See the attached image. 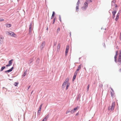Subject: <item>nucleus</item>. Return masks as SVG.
I'll return each mask as SVG.
<instances>
[{
    "label": "nucleus",
    "instance_id": "f257e3e1",
    "mask_svg": "<svg viewBox=\"0 0 121 121\" xmlns=\"http://www.w3.org/2000/svg\"><path fill=\"white\" fill-rule=\"evenodd\" d=\"M119 53L118 54V60H117L116 58L118 53V51H117L116 52V55L114 56L115 61L116 63H118V64L120 65L121 64V51H119Z\"/></svg>",
    "mask_w": 121,
    "mask_h": 121
},
{
    "label": "nucleus",
    "instance_id": "f03ea898",
    "mask_svg": "<svg viewBox=\"0 0 121 121\" xmlns=\"http://www.w3.org/2000/svg\"><path fill=\"white\" fill-rule=\"evenodd\" d=\"M115 102H112L111 106H110L108 107V110L111 111H113L114 110L115 107Z\"/></svg>",
    "mask_w": 121,
    "mask_h": 121
},
{
    "label": "nucleus",
    "instance_id": "7ed1b4c3",
    "mask_svg": "<svg viewBox=\"0 0 121 121\" xmlns=\"http://www.w3.org/2000/svg\"><path fill=\"white\" fill-rule=\"evenodd\" d=\"M88 4L87 2H85L83 6L82 7V9L83 10H86L88 7Z\"/></svg>",
    "mask_w": 121,
    "mask_h": 121
},
{
    "label": "nucleus",
    "instance_id": "20e7f679",
    "mask_svg": "<svg viewBox=\"0 0 121 121\" xmlns=\"http://www.w3.org/2000/svg\"><path fill=\"white\" fill-rule=\"evenodd\" d=\"M69 80L68 78H67L63 83L62 86H64V87L66 84H67L68 83H69Z\"/></svg>",
    "mask_w": 121,
    "mask_h": 121
},
{
    "label": "nucleus",
    "instance_id": "39448f33",
    "mask_svg": "<svg viewBox=\"0 0 121 121\" xmlns=\"http://www.w3.org/2000/svg\"><path fill=\"white\" fill-rule=\"evenodd\" d=\"M9 35L11 36L15 37L16 36V35L13 32H9Z\"/></svg>",
    "mask_w": 121,
    "mask_h": 121
},
{
    "label": "nucleus",
    "instance_id": "423d86ee",
    "mask_svg": "<svg viewBox=\"0 0 121 121\" xmlns=\"http://www.w3.org/2000/svg\"><path fill=\"white\" fill-rule=\"evenodd\" d=\"M69 48V46L67 45L66 46V50L65 51V54L66 56L67 54Z\"/></svg>",
    "mask_w": 121,
    "mask_h": 121
},
{
    "label": "nucleus",
    "instance_id": "0eeeda50",
    "mask_svg": "<svg viewBox=\"0 0 121 121\" xmlns=\"http://www.w3.org/2000/svg\"><path fill=\"white\" fill-rule=\"evenodd\" d=\"M13 59H12V60H10L9 61V64L6 65V66L7 67L8 66H10V65H12V64L13 63Z\"/></svg>",
    "mask_w": 121,
    "mask_h": 121
},
{
    "label": "nucleus",
    "instance_id": "6e6552de",
    "mask_svg": "<svg viewBox=\"0 0 121 121\" xmlns=\"http://www.w3.org/2000/svg\"><path fill=\"white\" fill-rule=\"evenodd\" d=\"M110 88L112 90V91L111 92V96L112 97L114 95V92L113 90L111 87H110Z\"/></svg>",
    "mask_w": 121,
    "mask_h": 121
},
{
    "label": "nucleus",
    "instance_id": "1a4fd4ad",
    "mask_svg": "<svg viewBox=\"0 0 121 121\" xmlns=\"http://www.w3.org/2000/svg\"><path fill=\"white\" fill-rule=\"evenodd\" d=\"M45 42L44 41L42 43L40 46V47L41 48H43L45 46Z\"/></svg>",
    "mask_w": 121,
    "mask_h": 121
},
{
    "label": "nucleus",
    "instance_id": "9d476101",
    "mask_svg": "<svg viewBox=\"0 0 121 121\" xmlns=\"http://www.w3.org/2000/svg\"><path fill=\"white\" fill-rule=\"evenodd\" d=\"M116 11L115 10L114 11H113L112 12V18H114L115 17V14L116 13Z\"/></svg>",
    "mask_w": 121,
    "mask_h": 121
},
{
    "label": "nucleus",
    "instance_id": "9b49d317",
    "mask_svg": "<svg viewBox=\"0 0 121 121\" xmlns=\"http://www.w3.org/2000/svg\"><path fill=\"white\" fill-rule=\"evenodd\" d=\"M120 14V13H118L115 19V20L116 21H117L118 20V19Z\"/></svg>",
    "mask_w": 121,
    "mask_h": 121
},
{
    "label": "nucleus",
    "instance_id": "f8f14e48",
    "mask_svg": "<svg viewBox=\"0 0 121 121\" xmlns=\"http://www.w3.org/2000/svg\"><path fill=\"white\" fill-rule=\"evenodd\" d=\"M60 43H58V44L57 47V50L58 51H59L60 50Z\"/></svg>",
    "mask_w": 121,
    "mask_h": 121
},
{
    "label": "nucleus",
    "instance_id": "ddd939ff",
    "mask_svg": "<svg viewBox=\"0 0 121 121\" xmlns=\"http://www.w3.org/2000/svg\"><path fill=\"white\" fill-rule=\"evenodd\" d=\"M48 117V116H46L43 119L42 121H46Z\"/></svg>",
    "mask_w": 121,
    "mask_h": 121
},
{
    "label": "nucleus",
    "instance_id": "4468645a",
    "mask_svg": "<svg viewBox=\"0 0 121 121\" xmlns=\"http://www.w3.org/2000/svg\"><path fill=\"white\" fill-rule=\"evenodd\" d=\"M13 67H12L11 69H9V70H7L6 71H5V72H9L13 70Z\"/></svg>",
    "mask_w": 121,
    "mask_h": 121
},
{
    "label": "nucleus",
    "instance_id": "2eb2a0df",
    "mask_svg": "<svg viewBox=\"0 0 121 121\" xmlns=\"http://www.w3.org/2000/svg\"><path fill=\"white\" fill-rule=\"evenodd\" d=\"M81 65H79L77 69V71H79L81 69Z\"/></svg>",
    "mask_w": 121,
    "mask_h": 121
},
{
    "label": "nucleus",
    "instance_id": "dca6fc26",
    "mask_svg": "<svg viewBox=\"0 0 121 121\" xmlns=\"http://www.w3.org/2000/svg\"><path fill=\"white\" fill-rule=\"evenodd\" d=\"M70 85V83H68L66 85V90H67L68 89V88L69 86Z\"/></svg>",
    "mask_w": 121,
    "mask_h": 121
},
{
    "label": "nucleus",
    "instance_id": "f3484780",
    "mask_svg": "<svg viewBox=\"0 0 121 121\" xmlns=\"http://www.w3.org/2000/svg\"><path fill=\"white\" fill-rule=\"evenodd\" d=\"M11 26V25L10 24H7L6 25V27H10Z\"/></svg>",
    "mask_w": 121,
    "mask_h": 121
},
{
    "label": "nucleus",
    "instance_id": "a211bd4d",
    "mask_svg": "<svg viewBox=\"0 0 121 121\" xmlns=\"http://www.w3.org/2000/svg\"><path fill=\"white\" fill-rule=\"evenodd\" d=\"M77 75H75L74 74V75L73 77V81H74V80H75V79L76 78V76Z\"/></svg>",
    "mask_w": 121,
    "mask_h": 121
},
{
    "label": "nucleus",
    "instance_id": "6ab92c4d",
    "mask_svg": "<svg viewBox=\"0 0 121 121\" xmlns=\"http://www.w3.org/2000/svg\"><path fill=\"white\" fill-rule=\"evenodd\" d=\"M3 36L0 35V40H3Z\"/></svg>",
    "mask_w": 121,
    "mask_h": 121
},
{
    "label": "nucleus",
    "instance_id": "aec40b11",
    "mask_svg": "<svg viewBox=\"0 0 121 121\" xmlns=\"http://www.w3.org/2000/svg\"><path fill=\"white\" fill-rule=\"evenodd\" d=\"M5 66H3L1 68L0 71H2L3 70L5 69Z\"/></svg>",
    "mask_w": 121,
    "mask_h": 121
},
{
    "label": "nucleus",
    "instance_id": "412c9836",
    "mask_svg": "<svg viewBox=\"0 0 121 121\" xmlns=\"http://www.w3.org/2000/svg\"><path fill=\"white\" fill-rule=\"evenodd\" d=\"M41 109H39V110H38V114L39 115H40V112L41 110Z\"/></svg>",
    "mask_w": 121,
    "mask_h": 121
},
{
    "label": "nucleus",
    "instance_id": "4be33fe9",
    "mask_svg": "<svg viewBox=\"0 0 121 121\" xmlns=\"http://www.w3.org/2000/svg\"><path fill=\"white\" fill-rule=\"evenodd\" d=\"M60 29L59 28H58L57 30V33H58L60 31Z\"/></svg>",
    "mask_w": 121,
    "mask_h": 121
},
{
    "label": "nucleus",
    "instance_id": "5701e85b",
    "mask_svg": "<svg viewBox=\"0 0 121 121\" xmlns=\"http://www.w3.org/2000/svg\"><path fill=\"white\" fill-rule=\"evenodd\" d=\"M78 71H77V70L75 71V73H74V74H75V75H77V73L78 72Z\"/></svg>",
    "mask_w": 121,
    "mask_h": 121
},
{
    "label": "nucleus",
    "instance_id": "b1692460",
    "mask_svg": "<svg viewBox=\"0 0 121 121\" xmlns=\"http://www.w3.org/2000/svg\"><path fill=\"white\" fill-rule=\"evenodd\" d=\"M32 26L31 24H30L29 26V29H32Z\"/></svg>",
    "mask_w": 121,
    "mask_h": 121
},
{
    "label": "nucleus",
    "instance_id": "393cba45",
    "mask_svg": "<svg viewBox=\"0 0 121 121\" xmlns=\"http://www.w3.org/2000/svg\"><path fill=\"white\" fill-rule=\"evenodd\" d=\"M3 40H0V44H2L3 43Z\"/></svg>",
    "mask_w": 121,
    "mask_h": 121
},
{
    "label": "nucleus",
    "instance_id": "a878e982",
    "mask_svg": "<svg viewBox=\"0 0 121 121\" xmlns=\"http://www.w3.org/2000/svg\"><path fill=\"white\" fill-rule=\"evenodd\" d=\"M18 84V83L15 82L14 84L15 86H16Z\"/></svg>",
    "mask_w": 121,
    "mask_h": 121
},
{
    "label": "nucleus",
    "instance_id": "bb28decb",
    "mask_svg": "<svg viewBox=\"0 0 121 121\" xmlns=\"http://www.w3.org/2000/svg\"><path fill=\"white\" fill-rule=\"evenodd\" d=\"M80 3V0H78V2L77 3V4L78 6H79L78 4Z\"/></svg>",
    "mask_w": 121,
    "mask_h": 121
},
{
    "label": "nucleus",
    "instance_id": "cd10ccee",
    "mask_svg": "<svg viewBox=\"0 0 121 121\" xmlns=\"http://www.w3.org/2000/svg\"><path fill=\"white\" fill-rule=\"evenodd\" d=\"M32 31V29H29V34H30L31 33Z\"/></svg>",
    "mask_w": 121,
    "mask_h": 121
},
{
    "label": "nucleus",
    "instance_id": "c85d7f7f",
    "mask_svg": "<svg viewBox=\"0 0 121 121\" xmlns=\"http://www.w3.org/2000/svg\"><path fill=\"white\" fill-rule=\"evenodd\" d=\"M26 72H25L24 73V74L23 75L24 76H25L26 75Z\"/></svg>",
    "mask_w": 121,
    "mask_h": 121
},
{
    "label": "nucleus",
    "instance_id": "c756f323",
    "mask_svg": "<svg viewBox=\"0 0 121 121\" xmlns=\"http://www.w3.org/2000/svg\"><path fill=\"white\" fill-rule=\"evenodd\" d=\"M76 11H78L79 9L78 6H77L76 7Z\"/></svg>",
    "mask_w": 121,
    "mask_h": 121
},
{
    "label": "nucleus",
    "instance_id": "7c9ffc66",
    "mask_svg": "<svg viewBox=\"0 0 121 121\" xmlns=\"http://www.w3.org/2000/svg\"><path fill=\"white\" fill-rule=\"evenodd\" d=\"M75 112V111H74V110H72L70 112L72 113H74V112Z\"/></svg>",
    "mask_w": 121,
    "mask_h": 121
},
{
    "label": "nucleus",
    "instance_id": "2f4dec72",
    "mask_svg": "<svg viewBox=\"0 0 121 121\" xmlns=\"http://www.w3.org/2000/svg\"><path fill=\"white\" fill-rule=\"evenodd\" d=\"M89 85H88L87 86V91H88L89 90Z\"/></svg>",
    "mask_w": 121,
    "mask_h": 121
},
{
    "label": "nucleus",
    "instance_id": "473e14b6",
    "mask_svg": "<svg viewBox=\"0 0 121 121\" xmlns=\"http://www.w3.org/2000/svg\"><path fill=\"white\" fill-rule=\"evenodd\" d=\"M55 12H53V13H52V16H54V15H55Z\"/></svg>",
    "mask_w": 121,
    "mask_h": 121
},
{
    "label": "nucleus",
    "instance_id": "72a5a7b5",
    "mask_svg": "<svg viewBox=\"0 0 121 121\" xmlns=\"http://www.w3.org/2000/svg\"><path fill=\"white\" fill-rule=\"evenodd\" d=\"M55 18H54L53 20V24L55 22Z\"/></svg>",
    "mask_w": 121,
    "mask_h": 121
},
{
    "label": "nucleus",
    "instance_id": "f704fd0d",
    "mask_svg": "<svg viewBox=\"0 0 121 121\" xmlns=\"http://www.w3.org/2000/svg\"><path fill=\"white\" fill-rule=\"evenodd\" d=\"M77 109V108H75L73 109V110L74 111H75H75Z\"/></svg>",
    "mask_w": 121,
    "mask_h": 121
},
{
    "label": "nucleus",
    "instance_id": "c9c22d12",
    "mask_svg": "<svg viewBox=\"0 0 121 121\" xmlns=\"http://www.w3.org/2000/svg\"><path fill=\"white\" fill-rule=\"evenodd\" d=\"M42 105H43V104H41V105H40V106L39 108V109H41V108H42Z\"/></svg>",
    "mask_w": 121,
    "mask_h": 121
},
{
    "label": "nucleus",
    "instance_id": "e433bc0d",
    "mask_svg": "<svg viewBox=\"0 0 121 121\" xmlns=\"http://www.w3.org/2000/svg\"><path fill=\"white\" fill-rule=\"evenodd\" d=\"M4 20L3 19H0V22L3 21Z\"/></svg>",
    "mask_w": 121,
    "mask_h": 121
},
{
    "label": "nucleus",
    "instance_id": "4c0bfd02",
    "mask_svg": "<svg viewBox=\"0 0 121 121\" xmlns=\"http://www.w3.org/2000/svg\"><path fill=\"white\" fill-rule=\"evenodd\" d=\"M59 19L60 21L61 22V18L60 16H59Z\"/></svg>",
    "mask_w": 121,
    "mask_h": 121
},
{
    "label": "nucleus",
    "instance_id": "58836bf2",
    "mask_svg": "<svg viewBox=\"0 0 121 121\" xmlns=\"http://www.w3.org/2000/svg\"><path fill=\"white\" fill-rule=\"evenodd\" d=\"M119 72L120 73H121V68L119 70Z\"/></svg>",
    "mask_w": 121,
    "mask_h": 121
},
{
    "label": "nucleus",
    "instance_id": "ea45409f",
    "mask_svg": "<svg viewBox=\"0 0 121 121\" xmlns=\"http://www.w3.org/2000/svg\"><path fill=\"white\" fill-rule=\"evenodd\" d=\"M120 39L121 40V32L120 33Z\"/></svg>",
    "mask_w": 121,
    "mask_h": 121
},
{
    "label": "nucleus",
    "instance_id": "a19ab883",
    "mask_svg": "<svg viewBox=\"0 0 121 121\" xmlns=\"http://www.w3.org/2000/svg\"><path fill=\"white\" fill-rule=\"evenodd\" d=\"M53 17H54V16H51V19H53Z\"/></svg>",
    "mask_w": 121,
    "mask_h": 121
},
{
    "label": "nucleus",
    "instance_id": "79ce46f5",
    "mask_svg": "<svg viewBox=\"0 0 121 121\" xmlns=\"http://www.w3.org/2000/svg\"><path fill=\"white\" fill-rule=\"evenodd\" d=\"M78 113H77L76 114V116H77L78 115Z\"/></svg>",
    "mask_w": 121,
    "mask_h": 121
},
{
    "label": "nucleus",
    "instance_id": "37998d69",
    "mask_svg": "<svg viewBox=\"0 0 121 121\" xmlns=\"http://www.w3.org/2000/svg\"><path fill=\"white\" fill-rule=\"evenodd\" d=\"M115 7H117V5L116 4H115Z\"/></svg>",
    "mask_w": 121,
    "mask_h": 121
},
{
    "label": "nucleus",
    "instance_id": "c03bdc74",
    "mask_svg": "<svg viewBox=\"0 0 121 121\" xmlns=\"http://www.w3.org/2000/svg\"><path fill=\"white\" fill-rule=\"evenodd\" d=\"M30 86H29V87H28V89H29V88H30Z\"/></svg>",
    "mask_w": 121,
    "mask_h": 121
},
{
    "label": "nucleus",
    "instance_id": "a18cd8bd",
    "mask_svg": "<svg viewBox=\"0 0 121 121\" xmlns=\"http://www.w3.org/2000/svg\"><path fill=\"white\" fill-rule=\"evenodd\" d=\"M48 30V28L47 27V30Z\"/></svg>",
    "mask_w": 121,
    "mask_h": 121
},
{
    "label": "nucleus",
    "instance_id": "49530a36",
    "mask_svg": "<svg viewBox=\"0 0 121 121\" xmlns=\"http://www.w3.org/2000/svg\"><path fill=\"white\" fill-rule=\"evenodd\" d=\"M67 113H68V112H66V114H67Z\"/></svg>",
    "mask_w": 121,
    "mask_h": 121
}]
</instances>
